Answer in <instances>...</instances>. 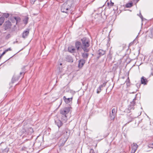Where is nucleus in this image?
Instances as JSON below:
<instances>
[{
  "mask_svg": "<svg viewBox=\"0 0 153 153\" xmlns=\"http://www.w3.org/2000/svg\"><path fill=\"white\" fill-rule=\"evenodd\" d=\"M131 153H134L138 147V146L136 143H133V144L131 145Z\"/></svg>",
  "mask_w": 153,
  "mask_h": 153,
  "instance_id": "nucleus-6",
  "label": "nucleus"
},
{
  "mask_svg": "<svg viewBox=\"0 0 153 153\" xmlns=\"http://www.w3.org/2000/svg\"><path fill=\"white\" fill-rule=\"evenodd\" d=\"M67 140V138H61L59 142V146H63Z\"/></svg>",
  "mask_w": 153,
  "mask_h": 153,
  "instance_id": "nucleus-8",
  "label": "nucleus"
},
{
  "mask_svg": "<svg viewBox=\"0 0 153 153\" xmlns=\"http://www.w3.org/2000/svg\"><path fill=\"white\" fill-rule=\"evenodd\" d=\"M152 145H153V143H152Z\"/></svg>",
  "mask_w": 153,
  "mask_h": 153,
  "instance_id": "nucleus-44",
  "label": "nucleus"
},
{
  "mask_svg": "<svg viewBox=\"0 0 153 153\" xmlns=\"http://www.w3.org/2000/svg\"><path fill=\"white\" fill-rule=\"evenodd\" d=\"M24 130H25V129H24ZM23 133H24V131H23Z\"/></svg>",
  "mask_w": 153,
  "mask_h": 153,
  "instance_id": "nucleus-41",
  "label": "nucleus"
},
{
  "mask_svg": "<svg viewBox=\"0 0 153 153\" xmlns=\"http://www.w3.org/2000/svg\"><path fill=\"white\" fill-rule=\"evenodd\" d=\"M62 120H63L62 121L63 122L65 123L67 121V116L66 115H65V116H62Z\"/></svg>",
  "mask_w": 153,
  "mask_h": 153,
  "instance_id": "nucleus-24",
  "label": "nucleus"
},
{
  "mask_svg": "<svg viewBox=\"0 0 153 153\" xmlns=\"http://www.w3.org/2000/svg\"><path fill=\"white\" fill-rule=\"evenodd\" d=\"M108 4H109V3H108Z\"/></svg>",
  "mask_w": 153,
  "mask_h": 153,
  "instance_id": "nucleus-43",
  "label": "nucleus"
},
{
  "mask_svg": "<svg viewBox=\"0 0 153 153\" xmlns=\"http://www.w3.org/2000/svg\"><path fill=\"white\" fill-rule=\"evenodd\" d=\"M141 83L142 84H143L144 85H146L147 83L148 82L147 79L144 76H142L141 78Z\"/></svg>",
  "mask_w": 153,
  "mask_h": 153,
  "instance_id": "nucleus-15",
  "label": "nucleus"
},
{
  "mask_svg": "<svg viewBox=\"0 0 153 153\" xmlns=\"http://www.w3.org/2000/svg\"><path fill=\"white\" fill-rule=\"evenodd\" d=\"M2 56L1 55L0 56V59H1V58L2 57Z\"/></svg>",
  "mask_w": 153,
  "mask_h": 153,
  "instance_id": "nucleus-39",
  "label": "nucleus"
},
{
  "mask_svg": "<svg viewBox=\"0 0 153 153\" xmlns=\"http://www.w3.org/2000/svg\"><path fill=\"white\" fill-rule=\"evenodd\" d=\"M81 44L80 42H76L75 43V46L77 50H79L80 46L81 47Z\"/></svg>",
  "mask_w": 153,
  "mask_h": 153,
  "instance_id": "nucleus-21",
  "label": "nucleus"
},
{
  "mask_svg": "<svg viewBox=\"0 0 153 153\" xmlns=\"http://www.w3.org/2000/svg\"><path fill=\"white\" fill-rule=\"evenodd\" d=\"M110 6H113L114 5V3L113 2H112L111 1H110Z\"/></svg>",
  "mask_w": 153,
  "mask_h": 153,
  "instance_id": "nucleus-34",
  "label": "nucleus"
},
{
  "mask_svg": "<svg viewBox=\"0 0 153 153\" xmlns=\"http://www.w3.org/2000/svg\"><path fill=\"white\" fill-rule=\"evenodd\" d=\"M153 37V34L152 35V37H151V38H152Z\"/></svg>",
  "mask_w": 153,
  "mask_h": 153,
  "instance_id": "nucleus-40",
  "label": "nucleus"
},
{
  "mask_svg": "<svg viewBox=\"0 0 153 153\" xmlns=\"http://www.w3.org/2000/svg\"><path fill=\"white\" fill-rule=\"evenodd\" d=\"M6 52H5V51H4L1 54V55L2 56H3L4 54H5V53Z\"/></svg>",
  "mask_w": 153,
  "mask_h": 153,
  "instance_id": "nucleus-35",
  "label": "nucleus"
},
{
  "mask_svg": "<svg viewBox=\"0 0 153 153\" xmlns=\"http://www.w3.org/2000/svg\"><path fill=\"white\" fill-rule=\"evenodd\" d=\"M29 33V30L27 29L26 30L24 31L22 33V37L25 38L27 36Z\"/></svg>",
  "mask_w": 153,
  "mask_h": 153,
  "instance_id": "nucleus-13",
  "label": "nucleus"
},
{
  "mask_svg": "<svg viewBox=\"0 0 153 153\" xmlns=\"http://www.w3.org/2000/svg\"><path fill=\"white\" fill-rule=\"evenodd\" d=\"M3 16L4 17L7 18L8 17L9 15L8 13H4L3 14Z\"/></svg>",
  "mask_w": 153,
  "mask_h": 153,
  "instance_id": "nucleus-29",
  "label": "nucleus"
},
{
  "mask_svg": "<svg viewBox=\"0 0 153 153\" xmlns=\"http://www.w3.org/2000/svg\"><path fill=\"white\" fill-rule=\"evenodd\" d=\"M117 111V110L114 108L112 109L111 113L110 114L111 118V119L113 120L115 118L116 115Z\"/></svg>",
  "mask_w": 153,
  "mask_h": 153,
  "instance_id": "nucleus-5",
  "label": "nucleus"
},
{
  "mask_svg": "<svg viewBox=\"0 0 153 153\" xmlns=\"http://www.w3.org/2000/svg\"><path fill=\"white\" fill-rule=\"evenodd\" d=\"M105 51H103L102 49H100L97 52V59H98L100 57L103 55L105 54Z\"/></svg>",
  "mask_w": 153,
  "mask_h": 153,
  "instance_id": "nucleus-4",
  "label": "nucleus"
},
{
  "mask_svg": "<svg viewBox=\"0 0 153 153\" xmlns=\"http://www.w3.org/2000/svg\"><path fill=\"white\" fill-rule=\"evenodd\" d=\"M25 131L27 134H30L33 132V129L31 127L29 128H28L27 130H25Z\"/></svg>",
  "mask_w": 153,
  "mask_h": 153,
  "instance_id": "nucleus-18",
  "label": "nucleus"
},
{
  "mask_svg": "<svg viewBox=\"0 0 153 153\" xmlns=\"http://www.w3.org/2000/svg\"><path fill=\"white\" fill-rule=\"evenodd\" d=\"M4 18L3 17H0V26H1L4 21Z\"/></svg>",
  "mask_w": 153,
  "mask_h": 153,
  "instance_id": "nucleus-26",
  "label": "nucleus"
},
{
  "mask_svg": "<svg viewBox=\"0 0 153 153\" xmlns=\"http://www.w3.org/2000/svg\"><path fill=\"white\" fill-rule=\"evenodd\" d=\"M89 153H95L94 151V150L92 149H91L90 150Z\"/></svg>",
  "mask_w": 153,
  "mask_h": 153,
  "instance_id": "nucleus-31",
  "label": "nucleus"
},
{
  "mask_svg": "<svg viewBox=\"0 0 153 153\" xmlns=\"http://www.w3.org/2000/svg\"><path fill=\"white\" fill-rule=\"evenodd\" d=\"M82 45L81 48L85 52H88L90 49L88 48L90 46V41L86 38H83L81 39Z\"/></svg>",
  "mask_w": 153,
  "mask_h": 153,
  "instance_id": "nucleus-2",
  "label": "nucleus"
},
{
  "mask_svg": "<svg viewBox=\"0 0 153 153\" xmlns=\"http://www.w3.org/2000/svg\"><path fill=\"white\" fill-rule=\"evenodd\" d=\"M55 122L59 128L62 125V122L59 119H58L57 118L55 119Z\"/></svg>",
  "mask_w": 153,
  "mask_h": 153,
  "instance_id": "nucleus-9",
  "label": "nucleus"
},
{
  "mask_svg": "<svg viewBox=\"0 0 153 153\" xmlns=\"http://www.w3.org/2000/svg\"><path fill=\"white\" fill-rule=\"evenodd\" d=\"M63 135L64 136V138H67V140L69 136L70 135V131L69 130H68L67 131H65L63 133Z\"/></svg>",
  "mask_w": 153,
  "mask_h": 153,
  "instance_id": "nucleus-14",
  "label": "nucleus"
},
{
  "mask_svg": "<svg viewBox=\"0 0 153 153\" xmlns=\"http://www.w3.org/2000/svg\"><path fill=\"white\" fill-rule=\"evenodd\" d=\"M62 65V63H60V65Z\"/></svg>",
  "mask_w": 153,
  "mask_h": 153,
  "instance_id": "nucleus-42",
  "label": "nucleus"
},
{
  "mask_svg": "<svg viewBox=\"0 0 153 153\" xmlns=\"http://www.w3.org/2000/svg\"><path fill=\"white\" fill-rule=\"evenodd\" d=\"M68 51L71 53L74 52L75 51V49L74 48H73L72 46L69 47L68 48Z\"/></svg>",
  "mask_w": 153,
  "mask_h": 153,
  "instance_id": "nucleus-23",
  "label": "nucleus"
},
{
  "mask_svg": "<svg viewBox=\"0 0 153 153\" xmlns=\"http://www.w3.org/2000/svg\"><path fill=\"white\" fill-rule=\"evenodd\" d=\"M106 83L107 82H105L103 83L102 84L99 86V87L98 88L97 91V94L100 93L101 90H102V88L105 86Z\"/></svg>",
  "mask_w": 153,
  "mask_h": 153,
  "instance_id": "nucleus-11",
  "label": "nucleus"
},
{
  "mask_svg": "<svg viewBox=\"0 0 153 153\" xmlns=\"http://www.w3.org/2000/svg\"><path fill=\"white\" fill-rule=\"evenodd\" d=\"M126 82L127 84L128 83H129L130 80H129V78L128 77L127 79L126 80Z\"/></svg>",
  "mask_w": 153,
  "mask_h": 153,
  "instance_id": "nucleus-32",
  "label": "nucleus"
},
{
  "mask_svg": "<svg viewBox=\"0 0 153 153\" xmlns=\"http://www.w3.org/2000/svg\"><path fill=\"white\" fill-rule=\"evenodd\" d=\"M28 17L27 16H26L25 17L24 19H23L24 23L26 25L28 22Z\"/></svg>",
  "mask_w": 153,
  "mask_h": 153,
  "instance_id": "nucleus-25",
  "label": "nucleus"
},
{
  "mask_svg": "<svg viewBox=\"0 0 153 153\" xmlns=\"http://www.w3.org/2000/svg\"><path fill=\"white\" fill-rule=\"evenodd\" d=\"M140 18L141 19H142L143 18V16H142L141 15V14H140Z\"/></svg>",
  "mask_w": 153,
  "mask_h": 153,
  "instance_id": "nucleus-37",
  "label": "nucleus"
},
{
  "mask_svg": "<svg viewBox=\"0 0 153 153\" xmlns=\"http://www.w3.org/2000/svg\"><path fill=\"white\" fill-rule=\"evenodd\" d=\"M61 135V132L59 131H58L56 133V134L55 136L56 137V138H59L60 137V136Z\"/></svg>",
  "mask_w": 153,
  "mask_h": 153,
  "instance_id": "nucleus-28",
  "label": "nucleus"
},
{
  "mask_svg": "<svg viewBox=\"0 0 153 153\" xmlns=\"http://www.w3.org/2000/svg\"><path fill=\"white\" fill-rule=\"evenodd\" d=\"M70 110L69 107L65 108L60 110V113L62 115L65 116L69 112Z\"/></svg>",
  "mask_w": 153,
  "mask_h": 153,
  "instance_id": "nucleus-3",
  "label": "nucleus"
},
{
  "mask_svg": "<svg viewBox=\"0 0 153 153\" xmlns=\"http://www.w3.org/2000/svg\"><path fill=\"white\" fill-rule=\"evenodd\" d=\"M19 79V77L15 75H14L12 79V83H14L16 81L18 80Z\"/></svg>",
  "mask_w": 153,
  "mask_h": 153,
  "instance_id": "nucleus-19",
  "label": "nucleus"
},
{
  "mask_svg": "<svg viewBox=\"0 0 153 153\" xmlns=\"http://www.w3.org/2000/svg\"><path fill=\"white\" fill-rule=\"evenodd\" d=\"M63 100H64L65 102L68 104L71 101L72 99V97L71 98H66L65 96H64L63 97Z\"/></svg>",
  "mask_w": 153,
  "mask_h": 153,
  "instance_id": "nucleus-17",
  "label": "nucleus"
},
{
  "mask_svg": "<svg viewBox=\"0 0 153 153\" xmlns=\"http://www.w3.org/2000/svg\"><path fill=\"white\" fill-rule=\"evenodd\" d=\"M140 84H136V85L137 87H138V86H139V87H140Z\"/></svg>",
  "mask_w": 153,
  "mask_h": 153,
  "instance_id": "nucleus-36",
  "label": "nucleus"
},
{
  "mask_svg": "<svg viewBox=\"0 0 153 153\" xmlns=\"http://www.w3.org/2000/svg\"><path fill=\"white\" fill-rule=\"evenodd\" d=\"M85 62V60L83 59H81L79 61L78 66L79 68H81L83 66Z\"/></svg>",
  "mask_w": 153,
  "mask_h": 153,
  "instance_id": "nucleus-16",
  "label": "nucleus"
},
{
  "mask_svg": "<svg viewBox=\"0 0 153 153\" xmlns=\"http://www.w3.org/2000/svg\"><path fill=\"white\" fill-rule=\"evenodd\" d=\"M12 50L11 48H10L5 50V52H7L9 51H10Z\"/></svg>",
  "mask_w": 153,
  "mask_h": 153,
  "instance_id": "nucleus-30",
  "label": "nucleus"
},
{
  "mask_svg": "<svg viewBox=\"0 0 153 153\" xmlns=\"http://www.w3.org/2000/svg\"><path fill=\"white\" fill-rule=\"evenodd\" d=\"M73 2L72 0H68L61 6V11L62 12L67 13L68 10L72 6Z\"/></svg>",
  "mask_w": 153,
  "mask_h": 153,
  "instance_id": "nucleus-1",
  "label": "nucleus"
},
{
  "mask_svg": "<svg viewBox=\"0 0 153 153\" xmlns=\"http://www.w3.org/2000/svg\"><path fill=\"white\" fill-rule=\"evenodd\" d=\"M4 25L5 27V29L6 30L7 29H8L9 28H10L11 26V22L9 21H6L4 24Z\"/></svg>",
  "mask_w": 153,
  "mask_h": 153,
  "instance_id": "nucleus-10",
  "label": "nucleus"
},
{
  "mask_svg": "<svg viewBox=\"0 0 153 153\" xmlns=\"http://www.w3.org/2000/svg\"><path fill=\"white\" fill-rule=\"evenodd\" d=\"M88 52H85L82 54V56L83 58L85 59H87L89 56V54L88 53Z\"/></svg>",
  "mask_w": 153,
  "mask_h": 153,
  "instance_id": "nucleus-20",
  "label": "nucleus"
},
{
  "mask_svg": "<svg viewBox=\"0 0 153 153\" xmlns=\"http://www.w3.org/2000/svg\"><path fill=\"white\" fill-rule=\"evenodd\" d=\"M12 19V21H13V22H16V24L18 22H20L21 20L20 18L19 17H14Z\"/></svg>",
  "mask_w": 153,
  "mask_h": 153,
  "instance_id": "nucleus-12",
  "label": "nucleus"
},
{
  "mask_svg": "<svg viewBox=\"0 0 153 153\" xmlns=\"http://www.w3.org/2000/svg\"><path fill=\"white\" fill-rule=\"evenodd\" d=\"M36 0H30L31 3L33 4H34V2Z\"/></svg>",
  "mask_w": 153,
  "mask_h": 153,
  "instance_id": "nucleus-33",
  "label": "nucleus"
},
{
  "mask_svg": "<svg viewBox=\"0 0 153 153\" xmlns=\"http://www.w3.org/2000/svg\"><path fill=\"white\" fill-rule=\"evenodd\" d=\"M133 5V3L132 2L128 3H127L126 5V7H131Z\"/></svg>",
  "mask_w": 153,
  "mask_h": 153,
  "instance_id": "nucleus-27",
  "label": "nucleus"
},
{
  "mask_svg": "<svg viewBox=\"0 0 153 153\" xmlns=\"http://www.w3.org/2000/svg\"><path fill=\"white\" fill-rule=\"evenodd\" d=\"M136 100V97H135L134 98L132 102H131V105L128 107V109L129 110H134V106L135 104V100Z\"/></svg>",
  "mask_w": 153,
  "mask_h": 153,
  "instance_id": "nucleus-7",
  "label": "nucleus"
},
{
  "mask_svg": "<svg viewBox=\"0 0 153 153\" xmlns=\"http://www.w3.org/2000/svg\"><path fill=\"white\" fill-rule=\"evenodd\" d=\"M66 60L68 62H73V59L71 56H67L66 57Z\"/></svg>",
  "mask_w": 153,
  "mask_h": 153,
  "instance_id": "nucleus-22",
  "label": "nucleus"
},
{
  "mask_svg": "<svg viewBox=\"0 0 153 153\" xmlns=\"http://www.w3.org/2000/svg\"><path fill=\"white\" fill-rule=\"evenodd\" d=\"M24 72L22 71V72H20V75H21L22 74H24Z\"/></svg>",
  "mask_w": 153,
  "mask_h": 153,
  "instance_id": "nucleus-38",
  "label": "nucleus"
}]
</instances>
